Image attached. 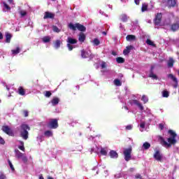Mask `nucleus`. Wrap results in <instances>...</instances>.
I'll list each match as a JSON object with an SVG mask.
<instances>
[{"label":"nucleus","mask_w":179,"mask_h":179,"mask_svg":"<svg viewBox=\"0 0 179 179\" xmlns=\"http://www.w3.org/2000/svg\"><path fill=\"white\" fill-rule=\"evenodd\" d=\"M159 141L162 145V146H164V148H171V146L176 145L177 143V139L173 138V137H169L167 138V141L164 139V138L162 137L159 136Z\"/></svg>","instance_id":"obj_1"},{"label":"nucleus","mask_w":179,"mask_h":179,"mask_svg":"<svg viewBox=\"0 0 179 179\" xmlns=\"http://www.w3.org/2000/svg\"><path fill=\"white\" fill-rule=\"evenodd\" d=\"M20 136L24 141L29 139V131H30V127L26 124H22L20 126Z\"/></svg>","instance_id":"obj_2"},{"label":"nucleus","mask_w":179,"mask_h":179,"mask_svg":"<svg viewBox=\"0 0 179 179\" xmlns=\"http://www.w3.org/2000/svg\"><path fill=\"white\" fill-rule=\"evenodd\" d=\"M69 28L70 30H73V31H76V29H78L79 31H86V27H84L80 23H76L75 24L70 23L69 24Z\"/></svg>","instance_id":"obj_3"},{"label":"nucleus","mask_w":179,"mask_h":179,"mask_svg":"<svg viewBox=\"0 0 179 179\" xmlns=\"http://www.w3.org/2000/svg\"><path fill=\"white\" fill-rule=\"evenodd\" d=\"M131 153H132V147H129V148H126L124 150L123 155L124 156V160L126 162H129V160H131V158L132 157V156L131 155Z\"/></svg>","instance_id":"obj_4"},{"label":"nucleus","mask_w":179,"mask_h":179,"mask_svg":"<svg viewBox=\"0 0 179 179\" xmlns=\"http://www.w3.org/2000/svg\"><path fill=\"white\" fill-rule=\"evenodd\" d=\"M77 43H78L77 39L73 38L71 37L67 38V47L69 51H72V50H73V46L72 45V44H77Z\"/></svg>","instance_id":"obj_5"},{"label":"nucleus","mask_w":179,"mask_h":179,"mask_svg":"<svg viewBox=\"0 0 179 179\" xmlns=\"http://www.w3.org/2000/svg\"><path fill=\"white\" fill-rule=\"evenodd\" d=\"M1 130L4 134H6V135H8L9 136H15V134L13 133V130L9 127V126L3 125L1 127Z\"/></svg>","instance_id":"obj_6"},{"label":"nucleus","mask_w":179,"mask_h":179,"mask_svg":"<svg viewBox=\"0 0 179 179\" xmlns=\"http://www.w3.org/2000/svg\"><path fill=\"white\" fill-rule=\"evenodd\" d=\"M48 127L51 129H57L58 127V120L51 119L50 122L48 124Z\"/></svg>","instance_id":"obj_7"},{"label":"nucleus","mask_w":179,"mask_h":179,"mask_svg":"<svg viewBox=\"0 0 179 179\" xmlns=\"http://www.w3.org/2000/svg\"><path fill=\"white\" fill-rule=\"evenodd\" d=\"M162 17L163 15L162 14V13H157V15H155V18L154 19V23L155 26H159V24L162 23Z\"/></svg>","instance_id":"obj_8"},{"label":"nucleus","mask_w":179,"mask_h":179,"mask_svg":"<svg viewBox=\"0 0 179 179\" xmlns=\"http://www.w3.org/2000/svg\"><path fill=\"white\" fill-rule=\"evenodd\" d=\"M153 157L155 159V160H157V162H162V160H163V155L159 150H155Z\"/></svg>","instance_id":"obj_9"},{"label":"nucleus","mask_w":179,"mask_h":179,"mask_svg":"<svg viewBox=\"0 0 179 179\" xmlns=\"http://www.w3.org/2000/svg\"><path fill=\"white\" fill-rule=\"evenodd\" d=\"M171 31L176 32L179 31V19L171 25Z\"/></svg>","instance_id":"obj_10"},{"label":"nucleus","mask_w":179,"mask_h":179,"mask_svg":"<svg viewBox=\"0 0 179 179\" xmlns=\"http://www.w3.org/2000/svg\"><path fill=\"white\" fill-rule=\"evenodd\" d=\"M167 6L169 9L176 8L177 6V0H167Z\"/></svg>","instance_id":"obj_11"},{"label":"nucleus","mask_w":179,"mask_h":179,"mask_svg":"<svg viewBox=\"0 0 179 179\" xmlns=\"http://www.w3.org/2000/svg\"><path fill=\"white\" fill-rule=\"evenodd\" d=\"M134 48V46L132 45H128L126 47V48L123 50L124 55H128L129 52H131V50Z\"/></svg>","instance_id":"obj_12"},{"label":"nucleus","mask_w":179,"mask_h":179,"mask_svg":"<svg viewBox=\"0 0 179 179\" xmlns=\"http://www.w3.org/2000/svg\"><path fill=\"white\" fill-rule=\"evenodd\" d=\"M55 15L52 13H50L48 11L45 12V15L43 17V19H54Z\"/></svg>","instance_id":"obj_13"},{"label":"nucleus","mask_w":179,"mask_h":179,"mask_svg":"<svg viewBox=\"0 0 179 179\" xmlns=\"http://www.w3.org/2000/svg\"><path fill=\"white\" fill-rule=\"evenodd\" d=\"M85 40H86V35L83 32H80L78 36V41L80 43H85Z\"/></svg>","instance_id":"obj_14"},{"label":"nucleus","mask_w":179,"mask_h":179,"mask_svg":"<svg viewBox=\"0 0 179 179\" xmlns=\"http://www.w3.org/2000/svg\"><path fill=\"white\" fill-rule=\"evenodd\" d=\"M176 61H174V59L173 57H169V59L167 62L168 68H173L174 66V63Z\"/></svg>","instance_id":"obj_15"},{"label":"nucleus","mask_w":179,"mask_h":179,"mask_svg":"<svg viewBox=\"0 0 179 179\" xmlns=\"http://www.w3.org/2000/svg\"><path fill=\"white\" fill-rule=\"evenodd\" d=\"M133 103H134V104H135L136 106H137L138 107V108L141 110V111H143V106H142V103H141V102H139V101L134 100Z\"/></svg>","instance_id":"obj_16"},{"label":"nucleus","mask_w":179,"mask_h":179,"mask_svg":"<svg viewBox=\"0 0 179 179\" xmlns=\"http://www.w3.org/2000/svg\"><path fill=\"white\" fill-rule=\"evenodd\" d=\"M109 155L110 156L111 159H117L118 157V153L114 150H110Z\"/></svg>","instance_id":"obj_17"},{"label":"nucleus","mask_w":179,"mask_h":179,"mask_svg":"<svg viewBox=\"0 0 179 179\" xmlns=\"http://www.w3.org/2000/svg\"><path fill=\"white\" fill-rule=\"evenodd\" d=\"M54 47L55 48H56V50H58V48H59V47H61V44H62V43L61 42V40H56L54 43Z\"/></svg>","instance_id":"obj_18"},{"label":"nucleus","mask_w":179,"mask_h":179,"mask_svg":"<svg viewBox=\"0 0 179 179\" xmlns=\"http://www.w3.org/2000/svg\"><path fill=\"white\" fill-rule=\"evenodd\" d=\"M127 41H135L136 40V36L134 35H127L126 37Z\"/></svg>","instance_id":"obj_19"},{"label":"nucleus","mask_w":179,"mask_h":179,"mask_svg":"<svg viewBox=\"0 0 179 179\" xmlns=\"http://www.w3.org/2000/svg\"><path fill=\"white\" fill-rule=\"evenodd\" d=\"M12 39V34L9 32L6 33V43H10V40Z\"/></svg>","instance_id":"obj_20"},{"label":"nucleus","mask_w":179,"mask_h":179,"mask_svg":"<svg viewBox=\"0 0 179 179\" xmlns=\"http://www.w3.org/2000/svg\"><path fill=\"white\" fill-rule=\"evenodd\" d=\"M18 94L20 96H24V94H26V91L24 90L23 87H18Z\"/></svg>","instance_id":"obj_21"},{"label":"nucleus","mask_w":179,"mask_h":179,"mask_svg":"<svg viewBox=\"0 0 179 179\" xmlns=\"http://www.w3.org/2000/svg\"><path fill=\"white\" fill-rule=\"evenodd\" d=\"M168 134H169L170 138H173L175 139H176V138H177V134L171 129L168 131Z\"/></svg>","instance_id":"obj_22"},{"label":"nucleus","mask_w":179,"mask_h":179,"mask_svg":"<svg viewBox=\"0 0 179 179\" xmlns=\"http://www.w3.org/2000/svg\"><path fill=\"white\" fill-rule=\"evenodd\" d=\"M168 78L171 79V80H173V82H174L175 83H178V80H177V78H176V76H174V75H173L171 73L168 75Z\"/></svg>","instance_id":"obj_23"},{"label":"nucleus","mask_w":179,"mask_h":179,"mask_svg":"<svg viewBox=\"0 0 179 179\" xmlns=\"http://www.w3.org/2000/svg\"><path fill=\"white\" fill-rule=\"evenodd\" d=\"M81 57L82 58H87L89 57V53L87 52H86V50H81Z\"/></svg>","instance_id":"obj_24"},{"label":"nucleus","mask_w":179,"mask_h":179,"mask_svg":"<svg viewBox=\"0 0 179 179\" xmlns=\"http://www.w3.org/2000/svg\"><path fill=\"white\" fill-rule=\"evenodd\" d=\"M51 103H52V106H57V104H58V103H59V99L55 97L52 99Z\"/></svg>","instance_id":"obj_25"},{"label":"nucleus","mask_w":179,"mask_h":179,"mask_svg":"<svg viewBox=\"0 0 179 179\" xmlns=\"http://www.w3.org/2000/svg\"><path fill=\"white\" fill-rule=\"evenodd\" d=\"M120 19L122 20V22H128V16L126 14H122L120 15Z\"/></svg>","instance_id":"obj_26"},{"label":"nucleus","mask_w":179,"mask_h":179,"mask_svg":"<svg viewBox=\"0 0 179 179\" xmlns=\"http://www.w3.org/2000/svg\"><path fill=\"white\" fill-rule=\"evenodd\" d=\"M116 62H117V64H124V62H125V59L121 57H117Z\"/></svg>","instance_id":"obj_27"},{"label":"nucleus","mask_w":179,"mask_h":179,"mask_svg":"<svg viewBox=\"0 0 179 179\" xmlns=\"http://www.w3.org/2000/svg\"><path fill=\"white\" fill-rule=\"evenodd\" d=\"M149 76L150 78H153V79L157 80V76L153 73V67H151V71Z\"/></svg>","instance_id":"obj_28"},{"label":"nucleus","mask_w":179,"mask_h":179,"mask_svg":"<svg viewBox=\"0 0 179 179\" xmlns=\"http://www.w3.org/2000/svg\"><path fill=\"white\" fill-rule=\"evenodd\" d=\"M42 41L43 43H50V41H51V37L50 36H44L42 38Z\"/></svg>","instance_id":"obj_29"},{"label":"nucleus","mask_w":179,"mask_h":179,"mask_svg":"<svg viewBox=\"0 0 179 179\" xmlns=\"http://www.w3.org/2000/svg\"><path fill=\"white\" fill-rule=\"evenodd\" d=\"M143 148L145 149V150H148V149H149L150 148V143H149L148 142H145L143 144Z\"/></svg>","instance_id":"obj_30"},{"label":"nucleus","mask_w":179,"mask_h":179,"mask_svg":"<svg viewBox=\"0 0 179 179\" xmlns=\"http://www.w3.org/2000/svg\"><path fill=\"white\" fill-rule=\"evenodd\" d=\"M141 10L142 12H146L148 10V4L146 3L142 4Z\"/></svg>","instance_id":"obj_31"},{"label":"nucleus","mask_w":179,"mask_h":179,"mask_svg":"<svg viewBox=\"0 0 179 179\" xmlns=\"http://www.w3.org/2000/svg\"><path fill=\"white\" fill-rule=\"evenodd\" d=\"M146 43L148 45H151L152 47H156V44L153 43V41H150V39L148 38Z\"/></svg>","instance_id":"obj_32"},{"label":"nucleus","mask_w":179,"mask_h":179,"mask_svg":"<svg viewBox=\"0 0 179 179\" xmlns=\"http://www.w3.org/2000/svg\"><path fill=\"white\" fill-rule=\"evenodd\" d=\"M45 136H47L48 138H50V136H52V131L48 130L45 131L44 133Z\"/></svg>","instance_id":"obj_33"},{"label":"nucleus","mask_w":179,"mask_h":179,"mask_svg":"<svg viewBox=\"0 0 179 179\" xmlns=\"http://www.w3.org/2000/svg\"><path fill=\"white\" fill-rule=\"evenodd\" d=\"M20 143L21 145L18 147V149H20V150H22V152H24V143L23 141H20Z\"/></svg>","instance_id":"obj_34"},{"label":"nucleus","mask_w":179,"mask_h":179,"mask_svg":"<svg viewBox=\"0 0 179 179\" xmlns=\"http://www.w3.org/2000/svg\"><path fill=\"white\" fill-rule=\"evenodd\" d=\"M52 29L53 31H55V33H59L61 31V29H59L56 25H53L52 27Z\"/></svg>","instance_id":"obj_35"},{"label":"nucleus","mask_w":179,"mask_h":179,"mask_svg":"<svg viewBox=\"0 0 179 179\" xmlns=\"http://www.w3.org/2000/svg\"><path fill=\"white\" fill-rule=\"evenodd\" d=\"M19 52H20V48L17 47L16 48V50H12V54H13L14 55H17V54H19Z\"/></svg>","instance_id":"obj_36"},{"label":"nucleus","mask_w":179,"mask_h":179,"mask_svg":"<svg viewBox=\"0 0 179 179\" xmlns=\"http://www.w3.org/2000/svg\"><path fill=\"white\" fill-rule=\"evenodd\" d=\"M20 15H21V17H24V16H26L27 15V12L24 10H20L19 11Z\"/></svg>","instance_id":"obj_37"},{"label":"nucleus","mask_w":179,"mask_h":179,"mask_svg":"<svg viewBox=\"0 0 179 179\" xmlns=\"http://www.w3.org/2000/svg\"><path fill=\"white\" fill-rule=\"evenodd\" d=\"M142 101H143L144 103H146L149 101V99L145 95H143L141 98Z\"/></svg>","instance_id":"obj_38"},{"label":"nucleus","mask_w":179,"mask_h":179,"mask_svg":"<svg viewBox=\"0 0 179 179\" xmlns=\"http://www.w3.org/2000/svg\"><path fill=\"white\" fill-rule=\"evenodd\" d=\"M16 157H17V159H22L23 157V153H22L20 151H17L15 154Z\"/></svg>","instance_id":"obj_39"},{"label":"nucleus","mask_w":179,"mask_h":179,"mask_svg":"<svg viewBox=\"0 0 179 179\" xmlns=\"http://www.w3.org/2000/svg\"><path fill=\"white\" fill-rule=\"evenodd\" d=\"M114 84L115 85V86H121V85H122V83L119 79H115Z\"/></svg>","instance_id":"obj_40"},{"label":"nucleus","mask_w":179,"mask_h":179,"mask_svg":"<svg viewBox=\"0 0 179 179\" xmlns=\"http://www.w3.org/2000/svg\"><path fill=\"white\" fill-rule=\"evenodd\" d=\"M44 96L45 97H51V96H52V93L50 92V91H45L44 92Z\"/></svg>","instance_id":"obj_41"},{"label":"nucleus","mask_w":179,"mask_h":179,"mask_svg":"<svg viewBox=\"0 0 179 179\" xmlns=\"http://www.w3.org/2000/svg\"><path fill=\"white\" fill-rule=\"evenodd\" d=\"M93 43H94V45H100V41L97 38H95L93 40Z\"/></svg>","instance_id":"obj_42"},{"label":"nucleus","mask_w":179,"mask_h":179,"mask_svg":"<svg viewBox=\"0 0 179 179\" xmlns=\"http://www.w3.org/2000/svg\"><path fill=\"white\" fill-rule=\"evenodd\" d=\"M100 152L103 156H107V150L106 148H101Z\"/></svg>","instance_id":"obj_43"},{"label":"nucleus","mask_w":179,"mask_h":179,"mask_svg":"<svg viewBox=\"0 0 179 179\" xmlns=\"http://www.w3.org/2000/svg\"><path fill=\"white\" fill-rule=\"evenodd\" d=\"M162 96H163V97H169V91L164 90L162 92Z\"/></svg>","instance_id":"obj_44"},{"label":"nucleus","mask_w":179,"mask_h":179,"mask_svg":"<svg viewBox=\"0 0 179 179\" xmlns=\"http://www.w3.org/2000/svg\"><path fill=\"white\" fill-rule=\"evenodd\" d=\"M8 162L12 171H15V167H13V164H12V162H10V160L8 159Z\"/></svg>","instance_id":"obj_45"},{"label":"nucleus","mask_w":179,"mask_h":179,"mask_svg":"<svg viewBox=\"0 0 179 179\" xmlns=\"http://www.w3.org/2000/svg\"><path fill=\"white\" fill-rule=\"evenodd\" d=\"M101 68L102 69H106V68H107V63H106V62H102L101 64Z\"/></svg>","instance_id":"obj_46"},{"label":"nucleus","mask_w":179,"mask_h":179,"mask_svg":"<svg viewBox=\"0 0 179 179\" xmlns=\"http://www.w3.org/2000/svg\"><path fill=\"white\" fill-rule=\"evenodd\" d=\"M3 5L7 10H10V7L6 3L3 2Z\"/></svg>","instance_id":"obj_47"},{"label":"nucleus","mask_w":179,"mask_h":179,"mask_svg":"<svg viewBox=\"0 0 179 179\" xmlns=\"http://www.w3.org/2000/svg\"><path fill=\"white\" fill-rule=\"evenodd\" d=\"M22 114L24 117H29V111L27 110H22Z\"/></svg>","instance_id":"obj_48"},{"label":"nucleus","mask_w":179,"mask_h":179,"mask_svg":"<svg viewBox=\"0 0 179 179\" xmlns=\"http://www.w3.org/2000/svg\"><path fill=\"white\" fill-rule=\"evenodd\" d=\"M159 129H161V131H163V129H164V124L160 123L159 124Z\"/></svg>","instance_id":"obj_49"},{"label":"nucleus","mask_w":179,"mask_h":179,"mask_svg":"<svg viewBox=\"0 0 179 179\" xmlns=\"http://www.w3.org/2000/svg\"><path fill=\"white\" fill-rule=\"evenodd\" d=\"M22 162H24V163H27V162H28V159H27V157H22Z\"/></svg>","instance_id":"obj_50"},{"label":"nucleus","mask_w":179,"mask_h":179,"mask_svg":"<svg viewBox=\"0 0 179 179\" xmlns=\"http://www.w3.org/2000/svg\"><path fill=\"white\" fill-rule=\"evenodd\" d=\"M126 129H127V131H131V129H132V125H131V124L127 125V126L126 127Z\"/></svg>","instance_id":"obj_51"},{"label":"nucleus","mask_w":179,"mask_h":179,"mask_svg":"<svg viewBox=\"0 0 179 179\" xmlns=\"http://www.w3.org/2000/svg\"><path fill=\"white\" fill-rule=\"evenodd\" d=\"M0 143L1 145H5V140H3L1 136H0Z\"/></svg>","instance_id":"obj_52"},{"label":"nucleus","mask_w":179,"mask_h":179,"mask_svg":"<svg viewBox=\"0 0 179 179\" xmlns=\"http://www.w3.org/2000/svg\"><path fill=\"white\" fill-rule=\"evenodd\" d=\"M145 122H142L140 124V127H141V128H142L143 129L145 128Z\"/></svg>","instance_id":"obj_53"},{"label":"nucleus","mask_w":179,"mask_h":179,"mask_svg":"<svg viewBox=\"0 0 179 179\" xmlns=\"http://www.w3.org/2000/svg\"><path fill=\"white\" fill-rule=\"evenodd\" d=\"M135 177L136 179H142V176L139 173L136 174Z\"/></svg>","instance_id":"obj_54"},{"label":"nucleus","mask_w":179,"mask_h":179,"mask_svg":"<svg viewBox=\"0 0 179 179\" xmlns=\"http://www.w3.org/2000/svg\"><path fill=\"white\" fill-rule=\"evenodd\" d=\"M0 179H6V176L3 174L0 175Z\"/></svg>","instance_id":"obj_55"},{"label":"nucleus","mask_w":179,"mask_h":179,"mask_svg":"<svg viewBox=\"0 0 179 179\" xmlns=\"http://www.w3.org/2000/svg\"><path fill=\"white\" fill-rule=\"evenodd\" d=\"M134 2L136 3V5H139L141 1L140 0H134Z\"/></svg>","instance_id":"obj_56"},{"label":"nucleus","mask_w":179,"mask_h":179,"mask_svg":"<svg viewBox=\"0 0 179 179\" xmlns=\"http://www.w3.org/2000/svg\"><path fill=\"white\" fill-rule=\"evenodd\" d=\"M3 38V35L2 34V32H0V40H2Z\"/></svg>","instance_id":"obj_57"},{"label":"nucleus","mask_w":179,"mask_h":179,"mask_svg":"<svg viewBox=\"0 0 179 179\" xmlns=\"http://www.w3.org/2000/svg\"><path fill=\"white\" fill-rule=\"evenodd\" d=\"M39 179H44L43 174L39 175Z\"/></svg>","instance_id":"obj_58"},{"label":"nucleus","mask_w":179,"mask_h":179,"mask_svg":"<svg viewBox=\"0 0 179 179\" xmlns=\"http://www.w3.org/2000/svg\"><path fill=\"white\" fill-rule=\"evenodd\" d=\"M8 2H9L10 3H13V0H8Z\"/></svg>","instance_id":"obj_59"},{"label":"nucleus","mask_w":179,"mask_h":179,"mask_svg":"<svg viewBox=\"0 0 179 179\" xmlns=\"http://www.w3.org/2000/svg\"><path fill=\"white\" fill-rule=\"evenodd\" d=\"M102 34H103L104 36H107V32L103 31V32H102Z\"/></svg>","instance_id":"obj_60"},{"label":"nucleus","mask_w":179,"mask_h":179,"mask_svg":"<svg viewBox=\"0 0 179 179\" xmlns=\"http://www.w3.org/2000/svg\"><path fill=\"white\" fill-rule=\"evenodd\" d=\"M112 55H117V52H112Z\"/></svg>","instance_id":"obj_61"},{"label":"nucleus","mask_w":179,"mask_h":179,"mask_svg":"<svg viewBox=\"0 0 179 179\" xmlns=\"http://www.w3.org/2000/svg\"><path fill=\"white\" fill-rule=\"evenodd\" d=\"M125 110H128V106H124Z\"/></svg>","instance_id":"obj_62"},{"label":"nucleus","mask_w":179,"mask_h":179,"mask_svg":"<svg viewBox=\"0 0 179 179\" xmlns=\"http://www.w3.org/2000/svg\"><path fill=\"white\" fill-rule=\"evenodd\" d=\"M178 76H179V71H178Z\"/></svg>","instance_id":"obj_63"},{"label":"nucleus","mask_w":179,"mask_h":179,"mask_svg":"<svg viewBox=\"0 0 179 179\" xmlns=\"http://www.w3.org/2000/svg\"><path fill=\"white\" fill-rule=\"evenodd\" d=\"M52 1H55V0H52Z\"/></svg>","instance_id":"obj_64"}]
</instances>
